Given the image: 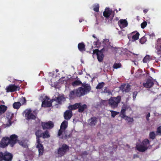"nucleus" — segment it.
<instances>
[{"mask_svg": "<svg viewBox=\"0 0 161 161\" xmlns=\"http://www.w3.org/2000/svg\"><path fill=\"white\" fill-rule=\"evenodd\" d=\"M76 90L77 94V97H80L86 94L84 88L82 87H80Z\"/></svg>", "mask_w": 161, "mask_h": 161, "instance_id": "412c9836", "label": "nucleus"}, {"mask_svg": "<svg viewBox=\"0 0 161 161\" xmlns=\"http://www.w3.org/2000/svg\"><path fill=\"white\" fill-rule=\"evenodd\" d=\"M154 83L152 80L150 79H147L146 83H143V86L146 88H150L154 85Z\"/></svg>", "mask_w": 161, "mask_h": 161, "instance_id": "a211bd4d", "label": "nucleus"}, {"mask_svg": "<svg viewBox=\"0 0 161 161\" xmlns=\"http://www.w3.org/2000/svg\"><path fill=\"white\" fill-rule=\"evenodd\" d=\"M18 136L15 134L11 135L8 137V141L9 145L13 147L18 141Z\"/></svg>", "mask_w": 161, "mask_h": 161, "instance_id": "6e6552de", "label": "nucleus"}, {"mask_svg": "<svg viewBox=\"0 0 161 161\" xmlns=\"http://www.w3.org/2000/svg\"><path fill=\"white\" fill-rule=\"evenodd\" d=\"M54 100L56 101L58 104H61L62 102L65 99L64 95H62L61 96H59L58 97H55Z\"/></svg>", "mask_w": 161, "mask_h": 161, "instance_id": "a878e982", "label": "nucleus"}, {"mask_svg": "<svg viewBox=\"0 0 161 161\" xmlns=\"http://www.w3.org/2000/svg\"><path fill=\"white\" fill-rule=\"evenodd\" d=\"M149 138L152 140H153L155 139L156 137V135L155 132L154 131H152L149 133Z\"/></svg>", "mask_w": 161, "mask_h": 161, "instance_id": "c9c22d12", "label": "nucleus"}, {"mask_svg": "<svg viewBox=\"0 0 161 161\" xmlns=\"http://www.w3.org/2000/svg\"><path fill=\"white\" fill-rule=\"evenodd\" d=\"M97 118L96 117H91L88 120L89 124L91 126H95L97 122Z\"/></svg>", "mask_w": 161, "mask_h": 161, "instance_id": "aec40b11", "label": "nucleus"}, {"mask_svg": "<svg viewBox=\"0 0 161 161\" xmlns=\"http://www.w3.org/2000/svg\"><path fill=\"white\" fill-rule=\"evenodd\" d=\"M69 97L70 99H73L76 97H78L77 94L76 89H74L70 92L69 94Z\"/></svg>", "mask_w": 161, "mask_h": 161, "instance_id": "4be33fe9", "label": "nucleus"}, {"mask_svg": "<svg viewBox=\"0 0 161 161\" xmlns=\"http://www.w3.org/2000/svg\"><path fill=\"white\" fill-rule=\"evenodd\" d=\"M1 102L3 104H4L5 103L2 100V101H1Z\"/></svg>", "mask_w": 161, "mask_h": 161, "instance_id": "13d9d810", "label": "nucleus"}, {"mask_svg": "<svg viewBox=\"0 0 161 161\" xmlns=\"http://www.w3.org/2000/svg\"><path fill=\"white\" fill-rule=\"evenodd\" d=\"M37 145L36 147L38 149L39 156L42 155L44 152V147L43 145L41 143L40 138H36Z\"/></svg>", "mask_w": 161, "mask_h": 161, "instance_id": "1a4fd4ad", "label": "nucleus"}, {"mask_svg": "<svg viewBox=\"0 0 161 161\" xmlns=\"http://www.w3.org/2000/svg\"><path fill=\"white\" fill-rule=\"evenodd\" d=\"M58 71V70L57 69L56 70V72H57Z\"/></svg>", "mask_w": 161, "mask_h": 161, "instance_id": "e2e57ef3", "label": "nucleus"}, {"mask_svg": "<svg viewBox=\"0 0 161 161\" xmlns=\"http://www.w3.org/2000/svg\"><path fill=\"white\" fill-rule=\"evenodd\" d=\"M150 116V113H148L146 115V119L147 121H149V117Z\"/></svg>", "mask_w": 161, "mask_h": 161, "instance_id": "8fccbe9b", "label": "nucleus"}, {"mask_svg": "<svg viewBox=\"0 0 161 161\" xmlns=\"http://www.w3.org/2000/svg\"><path fill=\"white\" fill-rule=\"evenodd\" d=\"M50 137V135L49 131L46 130L42 133V137L44 139Z\"/></svg>", "mask_w": 161, "mask_h": 161, "instance_id": "c756f323", "label": "nucleus"}, {"mask_svg": "<svg viewBox=\"0 0 161 161\" xmlns=\"http://www.w3.org/2000/svg\"><path fill=\"white\" fill-rule=\"evenodd\" d=\"M121 64L120 63H115L114 64L113 68L114 69H117L121 68Z\"/></svg>", "mask_w": 161, "mask_h": 161, "instance_id": "e433bc0d", "label": "nucleus"}, {"mask_svg": "<svg viewBox=\"0 0 161 161\" xmlns=\"http://www.w3.org/2000/svg\"><path fill=\"white\" fill-rule=\"evenodd\" d=\"M137 150L140 152H144L146 151L147 149V146L144 145L142 143L136 146Z\"/></svg>", "mask_w": 161, "mask_h": 161, "instance_id": "f3484780", "label": "nucleus"}, {"mask_svg": "<svg viewBox=\"0 0 161 161\" xmlns=\"http://www.w3.org/2000/svg\"><path fill=\"white\" fill-rule=\"evenodd\" d=\"M72 113L71 111L67 110L64 113V117L65 119L69 120L70 119L72 116Z\"/></svg>", "mask_w": 161, "mask_h": 161, "instance_id": "6ab92c4d", "label": "nucleus"}, {"mask_svg": "<svg viewBox=\"0 0 161 161\" xmlns=\"http://www.w3.org/2000/svg\"><path fill=\"white\" fill-rule=\"evenodd\" d=\"M121 115H122L121 117L122 118L124 119H125V118H126V116H126L125 115V114H121Z\"/></svg>", "mask_w": 161, "mask_h": 161, "instance_id": "603ef678", "label": "nucleus"}, {"mask_svg": "<svg viewBox=\"0 0 161 161\" xmlns=\"http://www.w3.org/2000/svg\"><path fill=\"white\" fill-rule=\"evenodd\" d=\"M2 161H11L13 157V155L7 151L5 152L4 153L2 152Z\"/></svg>", "mask_w": 161, "mask_h": 161, "instance_id": "423d86ee", "label": "nucleus"}, {"mask_svg": "<svg viewBox=\"0 0 161 161\" xmlns=\"http://www.w3.org/2000/svg\"><path fill=\"white\" fill-rule=\"evenodd\" d=\"M2 156H3L2 155V152H0V161H2Z\"/></svg>", "mask_w": 161, "mask_h": 161, "instance_id": "5fc2aeb1", "label": "nucleus"}, {"mask_svg": "<svg viewBox=\"0 0 161 161\" xmlns=\"http://www.w3.org/2000/svg\"><path fill=\"white\" fill-rule=\"evenodd\" d=\"M9 145L8 141V137L5 136L2 138L0 142V147L4 148Z\"/></svg>", "mask_w": 161, "mask_h": 161, "instance_id": "ddd939ff", "label": "nucleus"}, {"mask_svg": "<svg viewBox=\"0 0 161 161\" xmlns=\"http://www.w3.org/2000/svg\"><path fill=\"white\" fill-rule=\"evenodd\" d=\"M156 133L159 135L161 134V126H159L158 127V128L157 129V130L156 131Z\"/></svg>", "mask_w": 161, "mask_h": 161, "instance_id": "49530a36", "label": "nucleus"}, {"mask_svg": "<svg viewBox=\"0 0 161 161\" xmlns=\"http://www.w3.org/2000/svg\"><path fill=\"white\" fill-rule=\"evenodd\" d=\"M19 86H16L14 84H10L7 86L6 88L7 92H13L17 90H19Z\"/></svg>", "mask_w": 161, "mask_h": 161, "instance_id": "f8f14e48", "label": "nucleus"}, {"mask_svg": "<svg viewBox=\"0 0 161 161\" xmlns=\"http://www.w3.org/2000/svg\"><path fill=\"white\" fill-rule=\"evenodd\" d=\"M41 126L42 129L43 130L46 129L50 130L54 127V124L51 121L47 122H42Z\"/></svg>", "mask_w": 161, "mask_h": 161, "instance_id": "0eeeda50", "label": "nucleus"}, {"mask_svg": "<svg viewBox=\"0 0 161 161\" xmlns=\"http://www.w3.org/2000/svg\"><path fill=\"white\" fill-rule=\"evenodd\" d=\"M122 90L123 92H128L130 90V86L129 85H127L126 86L124 87Z\"/></svg>", "mask_w": 161, "mask_h": 161, "instance_id": "f704fd0d", "label": "nucleus"}, {"mask_svg": "<svg viewBox=\"0 0 161 161\" xmlns=\"http://www.w3.org/2000/svg\"><path fill=\"white\" fill-rule=\"evenodd\" d=\"M6 117L8 119L6 124V127H9L16 121V119L14 117V114L9 111H7L6 114Z\"/></svg>", "mask_w": 161, "mask_h": 161, "instance_id": "f03ea898", "label": "nucleus"}, {"mask_svg": "<svg viewBox=\"0 0 161 161\" xmlns=\"http://www.w3.org/2000/svg\"><path fill=\"white\" fill-rule=\"evenodd\" d=\"M142 143L144 145L147 146V145L150 143V142L148 139H146L143 141Z\"/></svg>", "mask_w": 161, "mask_h": 161, "instance_id": "79ce46f5", "label": "nucleus"}, {"mask_svg": "<svg viewBox=\"0 0 161 161\" xmlns=\"http://www.w3.org/2000/svg\"><path fill=\"white\" fill-rule=\"evenodd\" d=\"M80 104V105L79 106V107L78 108V112L79 113H82L83 112L84 110L87 108V106L86 104H84L82 105V103H79Z\"/></svg>", "mask_w": 161, "mask_h": 161, "instance_id": "cd10ccee", "label": "nucleus"}, {"mask_svg": "<svg viewBox=\"0 0 161 161\" xmlns=\"http://www.w3.org/2000/svg\"><path fill=\"white\" fill-rule=\"evenodd\" d=\"M80 104L79 103H75L73 105H70L68 107V108L71 111L73 110L78 109Z\"/></svg>", "mask_w": 161, "mask_h": 161, "instance_id": "b1692460", "label": "nucleus"}, {"mask_svg": "<svg viewBox=\"0 0 161 161\" xmlns=\"http://www.w3.org/2000/svg\"><path fill=\"white\" fill-rule=\"evenodd\" d=\"M26 101L25 97H22L20 100V102H21L22 105L25 104L26 103Z\"/></svg>", "mask_w": 161, "mask_h": 161, "instance_id": "c03bdc74", "label": "nucleus"}, {"mask_svg": "<svg viewBox=\"0 0 161 161\" xmlns=\"http://www.w3.org/2000/svg\"><path fill=\"white\" fill-rule=\"evenodd\" d=\"M25 112V116L27 120H35L36 119V116L32 113V111L31 109H27Z\"/></svg>", "mask_w": 161, "mask_h": 161, "instance_id": "9b49d317", "label": "nucleus"}, {"mask_svg": "<svg viewBox=\"0 0 161 161\" xmlns=\"http://www.w3.org/2000/svg\"><path fill=\"white\" fill-rule=\"evenodd\" d=\"M92 37H93L94 38H96V37L95 36V35H92Z\"/></svg>", "mask_w": 161, "mask_h": 161, "instance_id": "6e6d98bb", "label": "nucleus"}, {"mask_svg": "<svg viewBox=\"0 0 161 161\" xmlns=\"http://www.w3.org/2000/svg\"><path fill=\"white\" fill-rule=\"evenodd\" d=\"M21 105V103L19 102H15L13 104V107L14 109H18Z\"/></svg>", "mask_w": 161, "mask_h": 161, "instance_id": "7c9ffc66", "label": "nucleus"}, {"mask_svg": "<svg viewBox=\"0 0 161 161\" xmlns=\"http://www.w3.org/2000/svg\"><path fill=\"white\" fill-rule=\"evenodd\" d=\"M121 99V97L119 96L117 97H111L108 100V105L112 108H116L120 102Z\"/></svg>", "mask_w": 161, "mask_h": 161, "instance_id": "f257e3e1", "label": "nucleus"}, {"mask_svg": "<svg viewBox=\"0 0 161 161\" xmlns=\"http://www.w3.org/2000/svg\"><path fill=\"white\" fill-rule=\"evenodd\" d=\"M157 54L161 57V38L158 39L155 46Z\"/></svg>", "mask_w": 161, "mask_h": 161, "instance_id": "2eb2a0df", "label": "nucleus"}, {"mask_svg": "<svg viewBox=\"0 0 161 161\" xmlns=\"http://www.w3.org/2000/svg\"><path fill=\"white\" fill-rule=\"evenodd\" d=\"M140 35L139 33L136 31H133L128 35V37L129 39L131 38L134 40H137L139 39Z\"/></svg>", "mask_w": 161, "mask_h": 161, "instance_id": "dca6fc26", "label": "nucleus"}, {"mask_svg": "<svg viewBox=\"0 0 161 161\" xmlns=\"http://www.w3.org/2000/svg\"><path fill=\"white\" fill-rule=\"evenodd\" d=\"M104 49L103 48L100 51L98 49L94 50L93 52V54H96L97 55V58L98 61L99 62H101L103 61L104 57V55L103 54V50Z\"/></svg>", "mask_w": 161, "mask_h": 161, "instance_id": "39448f33", "label": "nucleus"}, {"mask_svg": "<svg viewBox=\"0 0 161 161\" xmlns=\"http://www.w3.org/2000/svg\"><path fill=\"white\" fill-rule=\"evenodd\" d=\"M42 131L40 130H36L35 133L36 138H41L42 137Z\"/></svg>", "mask_w": 161, "mask_h": 161, "instance_id": "72a5a7b5", "label": "nucleus"}, {"mask_svg": "<svg viewBox=\"0 0 161 161\" xmlns=\"http://www.w3.org/2000/svg\"><path fill=\"white\" fill-rule=\"evenodd\" d=\"M8 107L4 105H0V116L4 114L7 111Z\"/></svg>", "mask_w": 161, "mask_h": 161, "instance_id": "bb28decb", "label": "nucleus"}, {"mask_svg": "<svg viewBox=\"0 0 161 161\" xmlns=\"http://www.w3.org/2000/svg\"><path fill=\"white\" fill-rule=\"evenodd\" d=\"M82 86L84 87L83 88H84V90H85V92L86 93V94H87V93L91 91V86H90V85H88V84H86L85 85L83 84L82 85Z\"/></svg>", "mask_w": 161, "mask_h": 161, "instance_id": "c85d7f7f", "label": "nucleus"}, {"mask_svg": "<svg viewBox=\"0 0 161 161\" xmlns=\"http://www.w3.org/2000/svg\"><path fill=\"white\" fill-rule=\"evenodd\" d=\"M78 47L79 50L81 52L86 50L85 45L83 42L79 43L78 45Z\"/></svg>", "mask_w": 161, "mask_h": 161, "instance_id": "393cba45", "label": "nucleus"}, {"mask_svg": "<svg viewBox=\"0 0 161 161\" xmlns=\"http://www.w3.org/2000/svg\"><path fill=\"white\" fill-rule=\"evenodd\" d=\"M130 53H132L133 55H135V53H132L131 52H130Z\"/></svg>", "mask_w": 161, "mask_h": 161, "instance_id": "bf43d9fd", "label": "nucleus"}, {"mask_svg": "<svg viewBox=\"0 0 161 161\" xmlns=\"http://www.w3.org/2000/svg\"><path fill=\"white\" fill-rule=\"evenodd\" d=\"M114 11H115L116 13H118V10L117 9H115Z\"/></svg>", "mask_w": 161, "mask_h": 161, "instance_id": "4d7b16f0", "label": "nucleus"}, {"mask_svg": "<svg viewBox=\"0 0 161 161\" xmlns=\"http://www.w3.org/2000/svg\"><path fill=\"white\" fill-rule=\"evenodd\" d=\"M81 84L82 82L79 80H76L71 83V85L74 86H79Z\"/></svg>", "mask_w": 161, "mask_h": 161, "instance_id": "473e14b6", "label": "nucleus"}, {"mask_svg": "<svg viewBox=\"0 0 161 161\" xmlns=\"http://www.w3.org/2000/svg\"><path fill=\"white\" fill-rule=\"evenodd\" d=\"M79 21L80 22H82V20H79Z\"/></svg>", "mask_w": 161, "mask_h": 161, "instance_id": "680f3d73", "label": "nucleus"}, {"mask_svg": "<svg viewBox=\"0 0 161 161\" xmlns=\"http://www.w3.org/2000/svg\"><path fill=\"white\" fill-rule=\"evenodd\" d=\"M152 59L151 57L148 55H146L143 59V63H146L149 62L150 60Z\"/></svg>", "mask_w": 161, "mask_h": 161, "instance_id": "2f4dec72", "label": "nucleus"}, {"mask_svg": "<svg viewBox=\"0 0 161 161\" xmlns=\"http://www.w3.org/2000/svg\"><path fill=\"white\" fill-rule=\"evenodd\" d=\"M147 22L146 21L143 22L141 24V27L142 29H144L147 26Z\"/></svg>", "mask_w": 161, "mask_h": 161, "instance_id": "a18cd8bd", "label": "nucleus"}, {"mask_svg": "<svg viewBox=\"0 0 161 161\" xmlns=\"http://www.w3.org/2000/svg\"><path fill=\"white\" fill-rule=\"evenodd\" d=\"M138 16H137V18H138Z\"/></svg>", "mask_w": 161, "mask_h": 161, "instance_id": "0e129e2a", "label": "nucleus"}, {"mask_svg": "<svg viewBox=\"0 0 161 161\" xmlns=\"http://www.w3.org/2000/svg\"><path fill=\"white\" fill-rule=\"evenodd\" d=\"M121 10V8H119V11Z\"/></svg>", "mask_w": 161, "mask_h": 161, "instance_id": "052dcab7", "label": "nucleus"}, {"mask_svg": "<svg viewBox=\"0 0 161 161\" xmlns=\"http://www.w3.org/2000/svg\"><path fill=\"white\" fill-rule=\"evenodd\" d=\"M116 53L119 54H121L122 52V49L120 48H119L117 49L116 50Z\"/></svg>", "mask_w": 161, "mask_h": 161, "instance_id": "de8ad7c7", "label": "nucleus"}, {"mask_svg": "<svg viewBox=\"0 0 161 161\" xmlns=\"http://www.w3.org/2000/svg\"><path fill=\"white\" fill-rule=\"evenodd\" d=\"M126 109H122L121 111V114H125Z\"/></svg>", "mask_w": 161, "mask_h": 161, "instance_id": "3c124183", "label": "nucleus"}, {"mask_svg": "<svg viewBox=\"0 0 161 161\" xmlns=\"http://www.w3.org/2000/svg\"><path fill=\"white\" fill-rule=\"evenodd\" d=\"M110 112H111V114L112 117L114 118L116 115L118 114H119V112L113 110H110Z\"/></svg>", "mask_w": 161, "mask_h": 161, "instance_id": "ea45409f", "label": "nucleus"}, {"mask_svg": "<svg viewBox=\"0 0 161 161\" xmlns=\"http://www.w3.org/2000/svg\"><path fill=\"white\" fill-rule=\"evenodd\" d=\"M68 125V122L64 120L62 122L60 125V129L58 131V135L59 136H61L63 132H65Z\"/></svg>", "mask_w": 161, "mask_h": 161, "instance_id": "9d476101", "label": "nucleus"}, {"mask_svg": "<svg viewBox=\"0 0 161 161\" xmlns=\"http://www.w3.org/2000/svg\"><path fill=\"white\" fill-rule=\"evenodd\" d=\"M45 98H46V99L42 102V107L48 108L51 107L52 105V103L53 102V100H50V101L46 100V99H49V98H48L47 96H46Z\"/></svg>", "mask_w": 161, "mask_h": 161, "instance_id": "4468645a", "label": "nucleus"}, {"mask_svg": "<svg viewBox=\"0 0 161 161\" xmlns=\"http://www.w3.org/2000/svg\"><path fill=\"white\" fill-rule=\"evenodd\" d=\"M148 11V10L147 9H145L143 10V12L145 14H146V13H147V12Z\"/></svg>", "mask_w": 161, "mask_h": 161, "instance_id": "864d4df0", "label": "nucleus"}, {"mask_svg": "<svg viewBox=\"0 0 161 161\" xmlns=\"http://www.w3.org/2000/svg\"><path fill=\"white\" fill-rule=\"evenodd\" d=\"M99 6L98 4L95 5L93 6V10L97 12H99Z\"/></svg>", "mask_w": 161, "mask_h": 161, "instance_id": "58836bf2", "label": "nucleus"}, {"mask_svg": "<svg viewBox=\"0 0 161 161\" xmlns=\"http://www.w3.org/2000/svg\"><path fill=\"white\" fill-rule=\"evenodd\" d=\"M137 92L136 91L134 92L133 93V97L134 100L135 99L136 97L137 94Z\"/></svg>", "mask_w": 161, "mask_h": 161, "instance_id": "09e8293b", "label": "nucleus"}, {"mask_svg": "<svg viewBox=\"0 0 161 161\" xmlns=\"http://www.w3.org/2000/svg\"><path fill=\"white\" fill-rule=\"evenodd\" d=\"M104 85V83L103 82L99 83L96 87L97 89H101L102 88Z\"/></svg>", "mask_w": 161, "mask_h": 161, "instance_id": "a19ab883", "label": "nucleus"}, {"mask_svg": "<svg viewBox=\"0 0 161 161\" xmlns=\"http://www.w3.org/2000/svg\"><path fill=\"white\" fill-rule=\"evenodd\" d=\"M118 24L120 27H125L127 26L128 23L125 19H120L119 21Z\"/></svg>", "mask_w": 161, "mask_h": 161, "instance_id": "5701e85b", "label": "nucleus"}, {"mask_svg": "<svg viewBox=\"0 0 161 161\" xmlns=\"http://www.w3.org/2000/svg\"><path fill=\"white\" fill-rule=\"evenodd\" d=\"M115 15L114 11L109 8H106L105 11L103 12V16L106 18H108L110 17V20L111 21L113 20Z\"/></svg>", "mask_w": 161, "mask_h": 161, "instance_id": "20e7f679", "label": "nucleus"}, {"mask_svg": "<svg viewBox=\"0 0 161 161\" xmlns=\"http://www.w3.org/2000/svg\"><path fill=\"white\" fill-rule=\"evenodd\" d=\"M125 119L127 121L128 123L130 122L133 123L134 121V119L133 118H131L128 116H126V118Z\"/></svg>", "mask_w": 161, "mask_h": 161, "instance_id": "4c0bfd02", "label": "nucleus"}, {"mask_svg": "<svg viewBox=\"0 0 161 161\" xmlns=\"http://www.w3.org/2000/svg\"><path fill=\"white\" fill-rule=\"evenodd\" d=\"M146 37L143 36L140 39L139 42L141 44H143L146 42Z\"/></svg>", "mask_w": 161, "mask_h": 161, "instance_id": "37998d69", "label": "nucleus"}, {"mask_svg": "<svg viewBox=\"0 0 161 161\" xmlns=\"http://www.w3.org/2000/svg\"><path fill=\"white\" fill-rule=\"evenodd\" d=\"M69 150V147L65 144H63L61 147L58 148L57 153L59 156L61 157L66 154Z\"/></svg>", "mask_w": 161, "mask_h": 161, "instance_id": "7ed1b4c3", "label": "nucleus"}]
</instances>
